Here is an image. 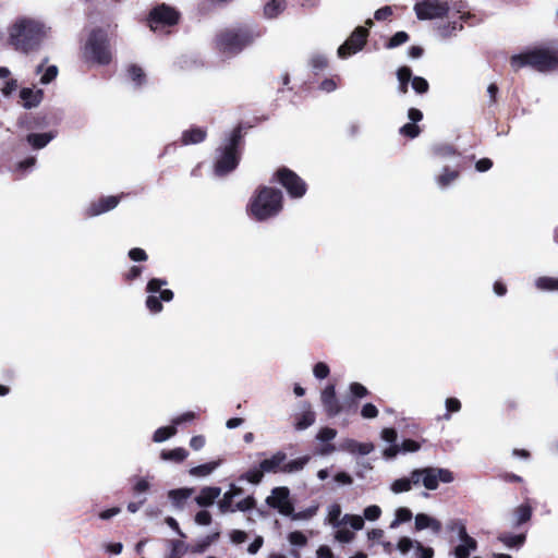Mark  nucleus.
Returning <instances> with one entry per match:
<instances>
[{
	"label": "nucleus",
	"instance_id": "obj_1",
	"mask_svg": "<svg viewBox=\"0 0 558 558\" xmlns=\"http://www.w3.org/2000/svg\"><path fill=\"white\" fill-rule=\"evenodd\" d=\"M265 29L243 23L219 31L213 40L214 48L223 56L234 57L252 46Z\"/></svg>",
	"mask_w": 558,
	"mask_h": 558
},
{
	"label": "nucleus",
	"instance_id": "obj_2",
	"mask_svg": "<svg viewBox=\"0 0 558 558\" xmlns=\"http://www.w3.org/2000/svg\"><path fill=\"white\" fill-rule=\"evenodd\" d=\"M46 37L45 25L34 19H17L9 28L8 41L14 50L28 54L37 51Z\"/></svg>",
	"mask_w": 558,
	"mask_h": 558
},
{
	"label": "nucleus",
	"instance_id": "obj_3",
	"mask_svg": "<svg viewBox=\"0 0 558 558\" xmlns=\"http://www.w3.org/2000/svg\"><path fill=\"white\" fill-rule=\"evenodd\" d=\"M282 209V191L267 185L257 186L246 205L247 216L256 221L275 218Z\"/></svg>",
	"mask_w": 558,
	"mask_h": 558
},
{
	"label": "nucleus",
	"instance_id": "obj_4",
	"mask_svg": "<svg viewBox=\"0 0 558 558\" xmlns=\"http://www.w3.org/2000/svg\"><path fill=\"white\" fill-rule=\"evenodd\" d=\"M514 72L529 66L537 72H551L558 69V49L535 47L510 58Z\"/></svg>",
	"mask_w": 558,
	"mask_h": 558
},
{
	"label": "nucleus",
	"instance_id": "obj_5",
	"mask_svg": "<svg viewBox=\"0 0 558 558\" xmlns=\"http://www.w3.org/2000/svg\"><path fill=\"white\" fill-rule=\"evenodd\" d=\"M244 148V134L242 123H239L229 134L225 144L218 149L219 155L215 161V172L226 175L239 165Z\"/></svg>",
	"mask_w": 558,
	"mask_h": 558
},
{
	"label": "nucleus",
	"instance_id": "obj_6",
	"mask_svg": "<svg viewBox=\"0 0 558 558\" xmlns=\"http://www.w3.org/2000/svg\"><path fill=\"white\" fill-rule=\"evenodd\" d=\"M82 58L86 63L96 65H108L111 62L112 52L106 29H92L83 47Z\"/></svg>",
	"mask_w": 558,
	"mask_h": 558
},
{
	"label": "nucleus",
	"instance_id": "obj_7",
	"mask_svg": "<svg viewBox=\"0 0 558 558\" xmlns=\"http://www.w3.org/2000/svg\"><path fill=\"white\" fill-rule=\"evenodd\" d=\"M270 182H277L286 189L288 195L291 198H301L307 191V184L305 181L293 170L288 167H279Z\"/></svg>",
	"mask_w": 558,
	"mask_h": 558
},
{
	"label": "nucleus",
	"instance_id": "obj_8",
	"mask_svg": "<svg viewBox=\"0 0 558 558\" xmlns=\"http://www.w3.org/2000/svg\"><path fill=\"white\" fill-rule=\"evenodd\" d=\"M181 13L167 3L155 5L148 13L147 25L156 32L166 27H172L180 22Z\"/></svg>",
	"mask_w": 558,
	"mask_h": 558
},
{
	"label": "nucleus",
	"instance_id": "obj_9",
	"mask_svg": "<svg viewBox=\"0 0 558 558\" xmlns=\"http://www.w3.org/2000/svg\"><path fill=\"white\" fill-rule=\"evenodd\" d=\"M412 480L414 485H417L422 482L426 489L435 490L438 488L439 482L451 483L453 481V474L447 469H415L412 471Z\"/></svg>",
	"mask_w": 558,
	"mask_h": 558
},
{
	"label": "nucleus",
	"instance_id": "obj_10",
	"mask_svg": "<svg viewBox=\"0 0 558 558\" xmlns=\"http://www.w3.org/2000/svg\"><path fill=\"white\" fill-rule=\"evenodd\" d=\"M450 7L447 1L423 0L414 4V12L418 20L442 19L448 15Z\"/></svg>",
	"mask_w": 558,
	"mask_h": 558
},
{
	"label": "nucleus",
	"instance_id": "obj_11",
	"mask_svg": "<svg viewBox=\"0 0 558 558\" xmlns=\"http://www.w3.org/2000/svg\"><path fill=\"white\" fill-rule=\"evenodd\" d=\"M369 32L364 26H357L348 39L338 48V57L345 59L361 51L366 45Z\"/></svg>",
	"mask_w": 558,
	"mask_h": 558
},
{
	"label": "nucleus",
	"instance_id": "obj_12",
	"mask_svg": "<svg viewBox=\"0 0 558 558\" xmlns=\"http://www.w3.org/2000/svg\"><path fill=\"white\" fill-rule=\"evenodd\" d=\"M266 504L283 515L293 514L294 506L290 500V490L286 486L275 487L271 495L266 498Z\"/></svg>",
	"mask_w": 558,
	"mask_h": 558
},
{
	"label": "nucleus",
	"instance_id": "obj_13",
	"mask_svg": "<svg viewBox=\"0 0 558 558\" xmlns=\"http://www.w3.org/2000/svg\"><path fill=\"white\" fill-rule=\"evenodd\" d=\"M323 408L329 417L339 415L342 411V404L336 395V386L328 384L320 393Z\"/></svg>",
	"mask_w": 558,
	"mask_h": 558
},
{
	"label": "nucleus",
	"instance_id": "obj_14",
	"mask_svg": "<svg viewBox=\"0 0 558 558\" xmlns=\"http://www.w3.org/2000/svg\"><path fill=\"white\" fill-rule=\"evenodd\" d=\"M120 202V197L118 196H102L97 201H94L89 204L86 209L87 217L99 216L104 213H107L118 206Z\"/></svg>",
	"mask_w": 558,
	"mask_h": 558
},
{
	"label": "nucleus",
	"instance_id": "obj_15",
	"mask_svg": "<svg viewBox=\"0 0 558 558\" xmlns=\"http://www.w3.org/2000/svg\"><path fill=\"white\" fill-rule=\"evenodd\" d=\"M168 281L161 278H151L146 284V292L148 293H157L159 292V299L162 302H170L174 298V293L170 289H161L163 286H167Z\"/></svg>",
	"mask_w": 558,
	"mask_h": 558
},
{
	"label": "nucleus",
	"instance_id": "obj_16",
	"mask_svg": "<svg viewBox=\"0 0 558 558\" xmlns=\"http://www.w3.org/2000/svg\"><path fill=\"white\" fill-rule=\"evenodd\" d=\"M20 98L22 99V105L25 109L36 108L44 99V90L23 87L20 90Z\"/></svg>",
	"mask_w": 558,
	"mask_h": 558
},
{
	"label": "nucleus",
	"instance_id": "obj_17",
	"mask_svg": "<svg viewBox=\"0 0 558 558\" xmlns=\"http://www.w3.org/2000/svg\"><path fill=\"white\" fill-rule=\"evenodd\" d=\"M458 13H460L459 21H451L439 27V32L442 37H450L458 31H462V21L468 22L470 19L474 17L470 12H462L460 9L458 10Z\"/></svg>",
	"mask_w": 558,
	"mask_h": 558
},
{
	"label": "nucleus",
	"instance_id": "obj_18",
	"mask_svg": "<svg viewBox=\"0 0 558 558\" xmlns=\"http://www.w3.org/2000/svg\"><path fill=\"white\" fill-rule=\"evenodd\" d=\"M287 460V453L283 451H277L270 458L262 460L260 468L265 473H278L281 472L282 464Z\"/></svg>",
	"mask_w": 558,
	"mask_h": 558
},
{
	"label": "nucleus",
	"instance_id": "obj_19",
	"mask_svg": "<svg viewBox=\"0 0 558 558\" xmlns=\"http://www.w3.org/2000/svg\"><path fill=\"white\" fill-rule=\"evenodd\" d=\"M221 488L216 486H207L201 489L195 501L199 507H209L214 505L215 500L220 496Z\"/></svg>",
	"mask_w": 558,
	"mask_h": 558
},
{
	"label": "nucleus",
	"instance_id": "obj_20",
	"mask_svg": "<svg viewBox=\"0 0 558 558\" xmlns=\"http://www.w3.org/2000/svg\"><path fill=\"white\" fill-rule=\"evenodd\" d=\"M207 132L205 129L193 126L185 130L181 136L182 145L199 144L205 141Z\"/></svg>",
	"mask_w": 558,
	"mask_h": 558
},
{
	"label": "nucleus",
	"instance_id": "obj_21",
	"mask_svg": "<svg viewBox=\"0 0 558 558\" xmlns=\"http://www.w3.org/2000/svg\"><path fill=\"white\" fill-rule=\"evenodd\" d=\"M425 529H430L434 533H439L441 531V523L425 513H417L415 515V530L422 531Z\"/></svg>",
	"mask_w": 558,
	"mask_h": 558
},
{
	"label": "nucleus",
	"instance_id": "obj_22",
	"mask_svg": "<svg viewBox=\"0 0 558 558\" xmlns=\"http://www.w3.org/2000/svg\"><path fill=\"white\" fill-rule=\"evenodd\" d=\"M56 134L53 132L48 133H29L26 136V142L34 149L44 148L52 138H54Z\"/></svg>",
	"mask_w": 558,
	"mask_h": 558
},
{
	"label": "nucleus",
	"instance_id": "obj_23",
	"mask_svg": "<svg viewBox=\"0 0 558 558\" xmlns=\"http://www.w3.org/2000/svg\"><path fill=\"white\" fill-rule=\"evenodd\" d=\"M497 539L499 542H501L504 545H506L507 547L519 548L525 543L526 535H525V533L511 534L508 532H504L497 536Z\"/></svg>",
	"mask_w": 558,
	"mask_h": 558
},
{
	"label": "nucleus",
	"instance_id": "obj_24",
	"mask_svg": "<svg viewBox=\"0 0 558 558\" xmlns=\"http://www.w3.org/2000/svg\"><path fill=\"white\" fill-rule=\"evenodd\" d=\"M533 513V508L529 502H524L513 510V515L515 518V522L513 524L514 527H519L520 525L526 523L531 520Z\"/></svg>",
	"mask_w": 558,
	"mask_h": 558
},
{
	"label": "nucleus",
	"instance_id": "obj_25",
	"mask_svg": "<svg viewBox=\"0 0 558 558\" xmlns=\"http://www.w3.org/2000/svg\"><path fill=\"white\" fill-rule=\"evenodd\" d=\"M192 492H193V489H191V488L171 489L168 493V497H169V499L171 500V502L173 504L174 507L183 508V506L185 505L186 500L192 495Z\"/></svg>",
	"mask_w": 558,
	"mask_h": 558
},
{
	"label": "nucleus",
	"instance_id": "obj_26",
	"mask_svg": "<svg viewBox=\"0 0 558 558\" xmlns=\"http://www.w3.org/2000/svg\"><path fill=\"white\" fill-rule=\"evenodd\" d=\"M343 448L351 453H359L361 456H366L372 452L374 449L373 444L371 442H359L354 439H348L343 444Z\"/></svg>",
	"mask_w": 558,
	"mask_h": 558
},
{
	"label": "nucleus",
	"instance_id": "obj_27",
	"mask_svg": "<svg viewBox=\"0 0 558 558\" xmlns=\"http://www.w3.org/2000/svg\"><path fill=\"white\" fill-rule=\"evenodd\" d=\"M187 456H189L187 450L182 447H178V448L169 449V450L165 449L160 452V458L162 460L172 461L175 463L183 462L187 458Z\"/></svg>",
	"mask_w": 558,
	"mask_h": 558
},
{
	"label": "nucleus",
	"instance_id": "obj_28",
	"mask_svg": "<svg viewBox=\"0 0 558 558\" xmlns=\"http://www.w3.org/2000/svg\"><path fill=\"white\" fill-rule=\"evenodd\" d=\"M397 77L399 81V92L401 94H407L409 90V83H412V70L407 66H400L397 71Z\"/></svg>",
	"mask_w": 558,
	"mask_h": 558
},
{
	"label": "nucleus",
	"instance_id": "obj_29",
	"mask_svg": "<svg viewBox=\"0 0 558 558\" xmlns=\"http://www.w3.org/2000/svg\"><path fill=\"white\" fill-rule=\"evenodd\" d=\"M311 460L310 456H303L289 462H283L281 473H294L304 469Z\"/></svg>",
	"mask_w": 558,
	"mask_h": 558
},
{
	"label": "nucleus",
	"instance_id": "obj_30",
	"mask_svg": "<svg viewBox=\"0 0 558 558\" xmlns=\"http://www.w3.org/2000/svg\"><path fill=\"white\" fill-rule=\"evenodd\" d=\"M126 73L129 78L133 81L137 87L146 83V74L140 65L135 63L130 64L126 69Z\"/></svg>",
	"mask_w": 558,
	"mask_h": 558
},
{
	"label": "nucleus",
	"instance_id": "obj_31",
	"mask_svg": "<svg viewBox=\"0 0 558 558\" xmlns=\"http://www.w3.org/2000/svg\"><path fill=\"white\" fill-rule=\"evenodd\" d=\"M315 418V413L311 410H306L303 413L296 415L294 427L298 430L306 429L314 424Z\"/></svg>",
	"mask_w": 558,
	"mask_h": 558
},
{
	"label": "nucleus",
	"instance_id": "obj_32",
	"mask_svg": "<svg viewBox=\"0 0 558 558\" xmlns=\"http://www.w3.org/2000/svg\"><path fill=\"white\" fill-rule=\"evenodd\" d=\"M460 175L459 170H451L449 167H445L442 169V173H440L436 181L440 187H447L450 185L454 180H457Z\"/></svg>",
	"mask_w": 558,
	"mask_h": 558
},
{
	"label": "nucleus",
	"instance_id": "obj_33",
	"mask_svg": "<svg viewBox=\"0 0 558 558\" xmlns=\"http://www.w3.org/2000/svg\"><path fill=\"white\" fill-rule=\"evenodd\" d=\"M286 8L284 0H271L264 7V14L268 19L278 16Z\"/></svg>",
	"mask_w": 558,
	"mask_h": 558
},
{
	"label": "nucleus",
	"instance_id": "obj_34",
	"mask_svg": "<svg viewBox=\"0 0 558 558\" xmlns=\"http://www.w3.org/2000/svg\"><path fill=\"white\" fill-rule=\"evenodd\" d=\"M433 154L437 157L449 158L453 156H460L458 149L448 143L437 144L433 147Z\"/></svg>",
	"mask_w": 558,
	"mask_h": 558
},
{
	"label": "nucleus",
	"instance_id": "obj_35",
	"mask_svg": "<svg viewBox=\"0 0 558 558\" xmlns=\"http://www.w3.org/2000/svg\"><path fill=\"white\" fill-rule=\"evenodd\" d=\"M219 464H220V460L211 461V462L204 463V464H201L197 466H193L190 470V474L192 476H196V477H204V476L209 475L216 468L219 466Z\"/></svg>",
	"mask_w": 558,
	"mask_h": 558
},
{
	"label": "nucleus",
	"instance_id": "obj_36",
	"mask_svg": "<svg viewBox=\"0 0 558 558\" xmlns=\"http://www.w3.org/2000/svg\"><path fill=\"white\" fill-rule=\"evenodd\" d=\"M264 470L260 468V463L257 466L248 469L244 474L241 475L242 480L247 481L251 484L257 485L263 481Z\"/></svg>",
	"mask_w": 558,
	"mask_h": 558
},
{
	"label": "nucleus",
	"instance_id": "obj_37",
	"mask_svg": "<svg viewBox=\"0 0 558 558\" xmlns=\"http://www.w3.org/2000/svg\"><path fill=\"white\" fill-rule=\"evenodd\" d=\"M177 432H178V429H177V427L173 426V424L170 426L159 427L158 429L155 430V433L153 435V440L155 442L166 441L167 439L174 436L177 434Z\"/></svg>",
	"mask_w": 558,
	"mask_h": 558
},
{
	"label": "nucleus",
	"instance_id": "obj_38",
	"mask_svg": "<svg viewBox=\"0 0 558 558\" xmlns=\"http://www.w3.org/2000/svg\"><path fill=\"white\" fill-rule=\"evenodd\" d=\"M220 537L219 532L211 533L198 541L192 548L193 553H204L213 543L217 542Z\"/></svg>",
	"mask_w": 558,
	"mask_h": 558
},
{
	"label": "nucleus",
	"instance_id": "obj_39",
	"mask_svg": "<svg viewBox=\"0 0 558 558\" xmlns=\"http://www.w3.org/2000/svg\"><path fill=\"white\" fill-rule=\"evenodd\" d=\"M412 485H414V484H413L412 472H411L410 477H401V478L396 480L391 484V490L395 494L409 492L412 488Z\"/></svg>",
	"mask_w": 558,
	"mask_h": 558
},
{
	"label": "nucleus",
	"instance_id": "obj_40",
	"mask_svg": "<svg viewBox=\"0 0 558 558\" xmlns=\"http://www.w3.org/2000/svg\"><path fill=\"white\" fill-rule=\"evenodd\" d=\"M412 519V511L405 507L398 508L396 511V518L390 523V527L395 529L399 524L408 522Z\"/></svg>",
	"mask_w": 558,
	"mask_h": 558
},
{
	"label": "nucleus",
	"instance_id": "obj_41",
	"mask_svg": "<svg viewBox=\"0 0 558 558\" xmlns=\"http://www.w3.org/2000/svg\"><path fill=\"white\" fill-rule=\"evenodd\" d=\"M536 286L541 290L554 291L558 290V278L553 277H539L536 281Z\"/></svg>",
	"mask_w": 558,
	"mask_h": 558
},
{
	"label": "nucleus",
	"instance_id": "obj_42",
	"mask_svg": "<svg viewBox=\"0 0 558 558\" xmlns=\"http://www.w3.org/2000/svg\"><path fill=\"white\" fill-rule=\"evenodd\" d=\"M410 39V36L407 32L400 31L397 32L393 36L390 37L388 43L386 44V48L392 49L405 44Z\"/></svg>",
	"mask_w": 558,
	"mask_h": 558
},
{
	"label": "nucleus",
	"instance_id": "obj_43",
	"mask_svg": "<svg viewBox=\"0 0 558 558\" xmlns=\"http://www.w3.org/2000/svg\"><path fill=\"white\" fill-rule=\"evenodd\" d=\"M145 305L153 314L160 313L163 308L159 296L154 295V293H149V295L146 298Z\"/></svg>",
	"mask_w": 558,
	"mask_h": 558
},
{
	"label": "nucleus",
	"instance_id": "obj_44",
	"mask_svg": "<svg viewBox=\"0 0 558 558\" xmlns=\"http://www.w3.org/2000/svg\"><path fill=\"white\" fill-rule=\"evenodd\" d=\"M143 270V266L134 265L128 271L122 274V279L125 283H131L142 276Z\"/></svg>",
	"mask_w": 558,
	"mask_h": 558
},
{
	"label": "nucleus",
	"instance_id": "obj_45",
	"mask_svg": "<svg viewBox=\"0 0 558 558\" xmlns=\"http://www.w3.org/2000/svg\"><path fill=\"white\" fill-rule=\"evenodd\" d=\"M400 134L408 138H415L421 133V128L415 123H405L399 130Z\"/></svg>",
	"mask_w": 558,
	"mask_h": 558
},
{
	"label": "nucleus",
	"instance_id": "obj_46",
	"mask_svg": "<svg viewBox=\"0 0 558 558\" xmlns=\"http://www.w3.org/2000/svg\"><path fill=\"white\" fill-rule=\"evenodd\" d=\"M310 64L315 72H320L328 66V60L323 54H315L311 58Z\"/></svg>",
	"mask_w": 558,
	"mask_h": 558
},
{
	"label": "nucleus",
	"instance_id": "obj_47",
	"mask_svg": "<svg viewBox=\"0 0 558 558\" xmlns=\"http://www.w3.org/2000/svg\"><path fill=\"white\" fill-rule=\"evenodd\" d=\"M349 389L353 399H362L369 395L367 388L360 383H351Z\"/></svg>",
	"mask_w": 558,
	"mask_h": 558
},
{
	"label": "nucleus",
	"instance_id": "obj_48",
	"mask_svg": "<svg viewBox=\"0 0 558 558\" xmlns=\"http://www.w3.org/2000/svg\"><path fill=\"white\" fill-rule=\"evenodd\" d=\"M412 88L417 94H425L429 89V84H428V82L424 77H422V76H414V77H412Z\"/></svg>",
	"mask_w": 558,
	"mask_h": 558
},
{
	"label": "nucleus",
	"instance_id": "obj_49",
	"mask_svg": "<svg viewBox=\"0 0 558 558\" xmlns=\"http://www.w3.org/2000/svg\"><path fill=\"white\" fill-rule=\"evenodd\" d=\"M343 522L350 524V526L356 531L362 530L364 526V519L356 514H345Z\"/></svg>",
	"mask_w": 558,
	"mask_h": 558
},
{
	"label": "nucleus",
	"instance_id": "obj_50",
	"mask_svg": "<svg viewBox=\"0 0 558 558\" xmlns=\"http://www.w3.org/2000/svg\"><path fill=\"white\" fill-rule=\"evenodd\" d=\"M232 502H233V498L230 496V494L225 493L223 497L218 502L219 510L222 513L234 512L235 509H234V506L232 505Z\"/></svg>",
	"mask_w": 558,
	"mask_h": 558
},
{
	"label": "nucleus",
	"instance_id": "obj_51",
	"mask_svg": "<svg viewBox=\"0 0 558 558\" xmlns=\"http://www.w3.org/2000/svg\"><path fill=\"white\" fill-rule=\"evenodd\" d=\"M458 535L462 543L469 544L470 547H477V542L468 534L463 523L458 524Z\"/></svg>",
	"mask_w": 558,
	"mask_h": 558
},
{
	"label": "nucleus",
	"instance_id": "obj_52",
	"mask_svg": "<svg viewBox=\"0 0 558 558\" xmlns=\"http://www.w3.org/2000/svg\"><path fill=\"white\" fill-rule=\"evenodd\" d=\"M196 417H197V415H196L195 412L187 411V412H184V413L175 416L174 418H172L171 423L173 424L174 427H177V426L182 425L184 423L192 422Z\"/></svg>",
	"mask_w": 558,
	"mask_h": 558
},
{
	"label": "nucleus",
	"instance_id": "obj_53",
	"mask_svg": "<svg viewBox=\"0 0 558 558\" xmlns=\"http://www.w3.org/2000/svg\"><path fill=\"white\" fill-rule=\"evenodd\" d=\"M58 68L56 65H49L40 77V83L47 85L56 80L58 75Z\"/></svg>",
	"mask_w": 558,
	"mask_h": 558
},
{
	"label": "nucleus",
	"instance_id": "obj_54",
	"mask_svg": "<svg viewBox=\"0 0 558 558\" xmlns=\"http://www.w3.org/2000/svg\"><path fill=\"white\" fill-rule=\"evenodd\" d=\"M313 373L316 378L325 379L328 377L330 369L325 362H318L314 365Z\"/></svg>",
	"mask_w": 558,
	"mask_h": 558
},
{
	"label": "nucleus",
	"instance_id": "obj_55",
	"mask_svg": "<svg viewBox=\"0 0 558 558\" xmlns=\"http://www.w3.org/2000/svg\"><path fill=\"white\" fill-rule=\"evenodd\" d=\"M256 506V500L253 496H247L243 500L235 504L234 509L235 511H247L252 510Z\"/></svg>",
	"mask_w": 558,
	"mask_h": 558
},
{
	"label": "nucleus",
	"instance_id": "obj_56",
	"mask_svg": "<svg viewBox=\"0 0 558 558\" xmlns=\"http://www.w3.org/2000/svg\"><path fill=\"white\" fill-rule=\"evenodd\" d=\"M128 256L133 262H145L148 259V255L145 250L141 247H133L129 251Z\"/></svg>",
	"mask_w": 558,
	"mask_h": 558
},
{
	"label": "nucleus",
	"instance_id": "obj_57",
	"mask_svg": "<svg viewBox=\"0 0 558 558\" xmlns=\"http://www.w3.org/2000/svg\"><path fill=\"white\" fill-rule=\"evenodd\" d=\"M337 436V430L335 428H331V427H323L318 434H317V439L320 440V441H330L332 440L333 438H336Z\"/></svg>",
	"mask_w": 558,
	"mask_h": 558
},
{
	"label": "nucleus",
	"instance_id": "obj_58",
	"mask_svg": "<svg viewBox=\"0 0 558 558\" xmlns=\"http://www.w3.org/2000/svg\"><path fill=\"white\" fill-rule=\"evenodd\" d=\"M288 538H289V542L295 546H304L307 543L306 536L300 531L291 532L289 534Z\"/></svg>",
	"mask_w": 558,
	"mask_h": 558
},
{
	"label": "nucleus",
	"instance_id": "obj_59",
	"mask_svg": "<svg viewBox=\"0 0 558 558\" xmlns=\"http://www.w3.org/2000/svg\"><path fill=\"white\" fill-rule=\"evenodd\" d=\"M477 547H470L469 544L462 543L454 548L456 558H469L471 550H475Z\"/></svg>",
	"mask_w": 558,
	"mask_h": 558
},
{
	"label": "nucleus",
	"instance_id": "obj_60",
	"mask_svg": "<svg viewBox=\"0 0 558 558\" xmlns=\"http://www.w3.org/2000/svg\"><path fill=\"white\" fill-rule=\"evenodd\" d=\"M380 514H381V509H380V507H378L376 505L368 506L364 510V517H365V519H367L369 521H375V520L379 519Z\"/></svg>",
	"mask_w": 558,
	"mask_h": 558
},
{
	"label": "nucleus",
	"instance_id": "obj_61",
	"mask_svg": "<svg viewBox=\"0 0 558 558\" xmlns=\"http://www.w3.org/2000/svg\"><path fill=\"white\" fill-rule=\"evenodd\" d=\"M336 539L341 543H350L354 538V533L345 527L339 529L335 535Z\"/></svg>",
	"mask_w": 558,
	"mask_h": 558
},
{
	"label": "nucleus",
	"instance_id": "obj_62",
	"mask_svg": "<svg viewBox=\"0 0 558 558\" xmlns=\"http://www.w3.org/2000/svg\"><path fill=\"white\" fill-rule=\"evenodd\" d=\"M361 415L364 418H375L378 416V409L373 403H366L362 407Z\"/></svg>",
	"mask_w": 558,
	"mask_h": 558
},
{
	"label": "nucleus",
	"instance_id": "obj_63",
	"mask_svg": "<svg viewBox=\"0 0 558 558\" xmlns=\"http://www.w3.org/2000/svg\"><path fill=\"white\" fill-rule=\"evenodd\" d=\"M420 442L413 439H404L400 446V449L403 452H415L420 450Z\"/></svg>",
	"mask_w": 558,
	"mask_h": 558
},
{
	"label": "nucleus",
	"instance_id": "obj_64",
	"mask_svg": "<svg viewBox=\"0 0 558 558\" xmlns=\"http://www.w3.org/2000/svg\"><path fill=\"white\" fill-rule=\"evenodd\" d=\"M211 520V514L207 510H201L195 514V522L199 525H209Z\"/></svg>",
	"mask_w": 558,
	"mask_h": 558
}]
</instances>
